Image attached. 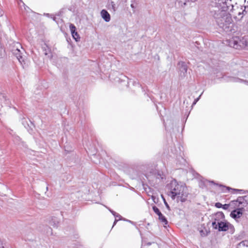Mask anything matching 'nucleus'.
Here are the masks:
<instances>
[{"label":"nucleus","mask_w":248,"mask_h":248,"mask_svg":"<svg viewBox=\"0 0 248 248\" xmlns=\"http://www.w3.org/2000/svg\"><path fill=\"white\" fill-rule=\"evenodd\" d=\"M43 51L45 55H48L50 57L49 54H50V49L46 45L45 46L43 47Z\"/></svg>","instance_id":"16"},{"label":"nucleus","mask_w":248,"mask_h":248,"mask_svg":"<svg viewBox=\"0 0 248 248\" xmlns=\"http://www.w3.org/2000/svg\"><path fill=\"white\" fill-rule=\"evenodd\" d=\"M152 208L154 212L158 216L159 220L164 224L167 225L168 221L165 217L162 214L159 209L155 206H153Z\"/></svg>","instance_id":"6"},{"label":"nucleus","mask_w":248,"mask_h":248,"mask_svg":"<svg viewBox=\"0 0 248 248\" xmlns=\"http://www.w3.org/2000/svg\"><path fill=\"white\" fill-rule=\"evenodd\" d=\"M154 176L155 178V183L156 184H159L163 182L164 179H165V175L161 171L158 170L155 173Z\"/></svg>","instance_id":"9"},{"label":"nucleus","mask_w":248,"mask_h":248,"mask_svg":"<svg viewBox=\"0 0 248 248\" xmlns=\"http://www.w3.org/2000/svg\"><path fill=\"white\" fill-rule=\"evenodd\" d=\"M223 10L215 11L214 17L217 25L225 31H231L230 28L232 24L231 15L227 12L228 6L222 7Z\"/></svg>","instance_id":"2"},{"label":"nucleus","mask_w":248,"mask_h":248,"mask_svg":"<svg viewBox=\"0 0 248 248\" xmlns=\"http://www.w3.org/2000/svg\"><path fill=\"white\" fill-rule=\"evenodd\" d=\"M215 206L218 208H222V204L220 202H217L215 204Z\"/></svg>","instance_id":"24"},{"label":"nucleus","mask_w":248,"mask_h":248,"mask_svg":"<svg viewBox=\"0 0 248 248\" xmlns=\"http://www.w3.org/2000/svg\"><path fill=\"white\" fill-rule=\"evenodd\" d=\"M186 101V100H185V101H184V103H185Z\"/></svg>","instance_id":"34"},{"label":"nucleus","mask_w":248,"mask_h":248,"mask_svg":"<svg viewBox=\"0 0 248 248\" xmlns=\"http://www.w3.org/2000/svg\"><path fill=\"white\" fill-rule=\"evenodd\" d=\"M223 188H225L226 189L228 190H230L231 189V190H232L235 191H242V190L238 189L231 188H230L229 187H226V186H223Z\"/></svg>","instance_id":"20"},{"label":"nucleus","mask_w":248,"mask_h":248,"mask_svg":"<svg viewBox=\"0 0 248 248\" xmlns=\"http://www.w3.org/2000/svg\"><path fill=\"white\" fill-rule=\"evenodd\" d=\"M118 220H119L118 219H117L116 218H115V221H114V222L113 223V226H112V228L114 227V225H115V224H116Z\"/></svg>","instance_id":"27"},{"label":"nucleus","mask_w":248,"mask_h":248,"mask_svg":"<svg viewBox=\"0 0 248 248\" xmlns=\"http://www.w3.org/2000/svg\"><path fill=\"white\" fill-rule=\"evenodd\" d=\"M230 80L231 81H233V82H242L243 81V82H244L245 83H246V84L248 85V81L244 80L241 79L233 78H231Z\"/></svg>","instance_id":"18"},{"label":"nucleus","mask_w":248,"mask_h":248,"mask_svg":"<svg viewBox=\"0 0 248 248\" xmlns=\"http://www.w3.org/2000/svg\"><path fill=\"white\" fill-rule=\"evenodd\" d=\"M11 51L18 61L22 64L24 61L23 56V52L24 51L20 44L18 43H14V46L11 49Z\"/></svg>","instance_id":"4"},{"label":"nucleus","mask_w":248,"mask_h":248,"mask_svg":"<svg viewBox=\"0 0 248 248\" xmlns=\"http://www.w3.org/2000/svg\"><path fill=\"white\" fill-rule=\"evenodd\" d=\"M167 187L169 190L168 195L172 200L176 199L177 202H185L189 194L188 189L185 184L178 182L173 179L167 185Z\"/></svg>","instance_id":"1"},{"label":"nucleus","mask_w":248,"mask_h":248,"mask_svg":"<svg viewBox=\"0 0 248 248\" xmlns=\"http://www.w3.org/2000/svg\"><path fill=\"white\" fill-rule=\"evenodd\" d=\"M213 228L217 229L219 232H226L229 229H232V225L228 222L219 221L217 218L215 219L212 223Z\"/></svg>","instance_id":"3"},{"label":"nucleus","mask_w":248,"mask_h":248,"mask_svg":"<svg viewBox=\"0 0 248 248\" xmlns=\"http://www.w3.org/2000/svg\"><path fill=\"white\" fill-rule=\"evenodd\" d=\"M152 199L153 200V201H154V202H155V196H152Z\"/></svg>","instance_id":"31"},{"label":"nucleus","mask_w":248,"mask_h":248,"mask_svg":"<svg viewBox=\"0 0 248 248\" xmlns=\"http://www.w3.org/2000/svg\"><path fill=\"white\" fill-rule=\"evenodd\" d=\"M197 0H186V2H195L196 1H197Z\"/></svg>","instance_id":"28"},{"label":"nucleus","mask_w":248,"mask_h":248,"mask_svg":"<svg viewBox=\"0 0 248 248\" xmlns=\"http://www.w3.org/2000/svg\"><path fill=\"white\" fill-rule=\"evenodd\" d=\"M0 248H4V247L0 245Z\"/></svg>","instance_id":"33"},{"label":"nucleus","mask_w":248,"mask_h":248,"mask_svg":"<svg viewBox=\"0 0 248 248\" xmlns=\"http://www.w3.org/2000/svg\"><path fill=\"white\" fill-rule=\"evenodd\" d=\"M164 203H165V204L166 206V207L168 208V209H170V207H169V205H168V204L167 203V202L165 201V200L164 199Z\"/></svg>","instance_id":"26"},{"label":"nucleus","mask_w":248,"mask_h":248,"mask_svg":"<svg viewBox=\"0 0 248 248\" xmlns=\"http://www.w3.org/2000/svg\"><path fill=\"white\" fill-rule=\"evenodd\" d=\"M29 122H30L31 125L29 124L28 123V121L26 119L23 118L22 120V124L29 131L30 130L29 127L31 128V126L33 125V124L30 121H29Z\"/></svg>","instance_id":"14"},{"label":"nucleus","mask_w":248,"mask_h":248,"mask_svg":"<svg viewBox=\"0 0 248 248\" xmlns=\"http://www.w3.org/2000/svg\"><path fill=\"white\" fill-rule=\"evenodd\" d=\"M177 1L181 3V6L186 5V0H177Z\"/></svg>","instance_id":"21"},{"label":"nucleus","mask_w":248,"mask_h":248,"mask_svg":"<svg viewBox=\"0 0 248 248\" xmlns=\"http://www.w3.org/2000/svg\"><path fill=\"white\" fill-rule=\"evenodd\" d=\"M216 217H224V215L223 213L222 212H218V213H217V214L216 215Z\"/></svg>","instance_id":"22"},{"label":"nucleus","mask_w":248,"mask_h":248,"mask_svg":"<svg viewBox=\"0 0 248 248\" xmlns=\"http://www.w3.org/2000/svg\"><path fill=\"white\" fill-rule=\"evenodd\" d=\"M247 198H248L247 196H240L238 197L236 200L232 201L231 202L233 203L238 207L244 209V208L246 207L248 204V202Z\"/></svg>","instance_id":"5"},{"label":"nucleus","mask_w":248,"mask_h":248,"mask_svg":"<svg viewBox=\"0 0 248 248\" xmlns=\"http://www.w3.org/2000/svg\"><path fill=\"white\" fill-rule=\"evenodd\" d=\"M237 248H248V241L245 240L241 242L238 244Z\"/></svg>","instance_id":"15"},{"label":"nucleus","mask_w":248,"mask_h":248,"mask_svg":"<svg viewBox=\"0 0 248 248\" xmlns=\"http://www.w3.org/2000/svg\"><path fill=\"white\" fill-rule=\"evenodd\" d=\"M229 207V204H225L224 205H222V208L223 209L227 210V209H228Z\"/></svg>","instance_id":"25"},{"label":"nucleus","mask_w":248,"mask_h":248,"mask_svg":"<svg viewBox=\"0 0 248 248\" xmlns=\"http://www.w3.org/2000/svg\"><path fill=\"white\" fill-rule=\"evenodd\" d=\"M244 210L243 208L239 207L238 208L233 210L230 214L231 217L234 219L240 217L242 215V211Z\"/></svg>","instance_id":"8"},{"label":"nucleus","mask_w":248,"mask_h":248,"mask_svg":"<svg viewBox=\"0 0 248 248\" xmlns=\"http://www.w3.org/2000/svg\"><path fill=\"white\" fill-rule=\"evenodd\" d=\"M69 27L72 37L76 41H78L80 39V37L78 33L76 31V28L74 24H70Z\"/></svg>","instance_id":"10"},{"label":"nucleus","mask_w":248,"mask_h":248,"mask_svg":"<svg viewBox=\"0 0 248 248\" xmlns=\"http://www.w3.org/2000/svg\"><path fill=\"white\" fill-rule=\"evenodd\" d=\"M3 14V12L0 9V17Z\"/></svg>","instance_id":"29"},{"label":"nucleus","mask_w":248,"mask_h":248,"mask_svg":"<svg viewBox=\"0 0 248 248\" xmlns=\"http://www.w3.org/2000/svg\"><path fill=\"white\" fill-rule=\"evenodd\" d=\"M130 6L132 8H133V9L135 8V6H134V4H131Z\"/></svg>","instance_id":"30"},{"label":"nucleus","mask_w":248,"mask_h":248,"mask_svg":"<svg viewBox=\"0 0 248 248\" xmlns=\"http://www.w3.org/2000/svg\"><path fill=\"white\" fill-rule=\"evenodd\" d=\"M240 11H241L242 16L240 17H237L238 21L242 20L244 16L248 14V5H245L243 6H241L240 8Z\"/></svg>","instance_id":"11"},{"label":"nucleus","mask_w":248,"mask_h":248,"mask_svg":"<svg viewBox=\"0 0 248 248\" xmlns=\"http://www.w3.org/2000/svg\"><path fill=\"white\" fill-rule=\"evenodd\" d=\"M101 16L102 18L107 22H109L110 20V16L108 12L103 9L101 11Z\"/></svg>","instance_id":"12"},{"label":"nucleus","mask_w":248,"mask_h":248,"mask_svg":"<svg viewBox=\"0 0 248 248\" xmlns=\"http://www.w3.org/2000/svg\"><path fill=\"white\" fill-rule=\"evenodd\" d=\"M108 210L112 213V214L115 217L118 218V220L122 219V217L120 215L112 210L111 209L108 208Z\"/></svg>","instance_id":"17"},{"label":"nucleus","mask_w":248,"mask_h":248,"mask_svg":"<svg viewBox=\"0 0 248 248\" xmlns=\"http://www.w3.org/2000/svg\"><path fill=\"white\" fill-rule=\"evenodd\" d=\"M178 65H179V69H180V76L183 78L186 76L187 71V66L185 64L184 62H181L178 63Z\"/></svg>","instance_id":"7"},{"label":"nucleus","mask_w":248,"mask_h":248,"mask_svg":"<svg viewBox=\"0 0 248 248\" xmlns=\"http://www.w3.org/2000/svg\"><path fill=\"white\" fill-rule=\"evenodd\" d=\"M236 14L237 15V16H235L234 18L237 20V17H240L241 16H242V13L241 11H240V8H237Z\"/></svg>","instance_id":"19"},{"label":"nucleus","mask_w":248,"mask_h":248,"mask_svg":"<svg viewBox=\"0 0 248 248\" xmlns=\"http://www.w3.org/2000/svg\"><path fill=\"white\" fill-rule=\"evenodd\" d=\"M245 5H248V0H245Z\"/></svg>","instance_id":"32"},{"label":"nucleus","mask_w":248,"mask_h":248,"mask_svg":"<svg viewBox=\"0 0 248 248\" xmlns=\"http://www.w3.org/2000/svg\"><path fill=\"white\" fill-rule=\"evenodd\" d=\"M49 224L54 227H57L59 224V220L56 217H51L49 220Z\"/></svg>","instance_id":"13"},{"label":"nucleus","mask_w":248,"mask_h":248,"mask_svg":"<svg viewBox=\"0 0 248 248\" xmlns=\"http://www.w3.org/2000/svg\"><path fill=\"white\" fill-rule=\"evenodd\" d=\"M201 95H202V94H201L197 98L195 99V100L194 101V102L192 103V107L194 105H195L196 104V103L199 101V100L201 98Z\"/></svg>","instance_id":"23"}]
</instances>
